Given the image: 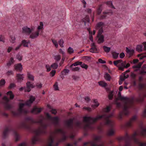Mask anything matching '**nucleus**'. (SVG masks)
Instances as JSON below:
<instances>
[{"instance_id": "49530a36", "label": "nucleus", "mask_w": 146, "mask_h": 146, "mask_svg": "<svg viewBox=\"0 0 146 146\" xmlns=\"http://www.w3.org/2000/svg\"><path fill=\"white\" fill-rule=\"evenodd\" d=\"M58 42L60 46L61 47H63L64 46L63 45V44L64 43L63 40L62 39H61L58 41Z\"/></svg>"}, {"instance_id": "a211bd4d", "label": "nucleus", "mask_w": 146, "mask_h": 146, "mask_svg": "<svg viewBox=\"0 0 146 146\" xmlns=\"http://www.w3.org/2000/svg\"><path fill=\"white\" fill-rule=\"evenodd\" d=\"M23 33L29 35L32 32V29L28 28L27 26L24 27L22 29Z\"/></svg>"}, {"instance_id": "a18cd8bd", "label": "nucleus", "mask_w": 146, "mask_h": 146, "mask_svg": "<svg viewBox=\"0 0 146 146\" xmlns=\"http://www.w3.org/2000/svg\"><path fill=\"white\" fill-rule=\"evenodd\" d=\"M122 61V60H115L114 61L113 64L115 66H117L119 63L121 62Z\"/></svg>"}, {"instance_id": "423d86ee", "label": "nucleus", "mask_w": 146, "mask_h": 146, "mask_svg": "<svg viewBox=\"0 0 146 146\" xmlns=\"http://www.w3.org/2000/svg\"><path fill=\"white\" fill-rule=\"evenodd\" d=\"M104 25V24L102 22L98 23L96 26V29L98 30L97 35V41L99 43H103L104 42V36L102 34L103 32V27Z\"/></svg>"}, {"instance_id": "5fc2aeb1", "label": "nucleus", "mask_w": 146, "mask_h": 146, "mask_svg": "<svg viewBox=\"0 0 146 146\" xmlns=\"http://www.w3.org/2000/svg\"><path fill=\"white\" fill-rule=\"evenodd\" d=\"M69 72V70L67 69H64L62 72V73L63 74H65L66 73H68Z\"/></svg>"}, {"instance_id": "0e129e2a", "label": "nucleus", "mask_w": 146, "mask_h": 146, "mask_svg": "<svg viewBox=\"0 0 146 146\" xmlns=\"http://www.w3.org/2000/svg\"><path fill=\"white\" fill-rule=\"evenodd\" d=\"M113 95L112 94V93L111 92V93H110L108 95L109 99L110 100H111L113 98Z\"/></svg>"}, {"instance_id": "20e7f679", "label": "nucleus", "mask_w": 146, "mask_h": 146, "mask_svg": "<svg viewBox=\"0 0 146 146\" xmlns=\"http://www.w3.org/2000/svg\"><path fill=\"white\" fill-rule=\"evenodd\" d=\"M112 116V114L108 115L107 114L105 113L102 115H99L97 117L98 120L104 118V120L105 121V124L108 126L110 128V129L108 131V135L110 136L113 135L114 133V130L113 129L114 123L113 121L109 119V118Z\"/></svg>"}, {"instance_id": "3c124183", "label": "nucleus", "mask_w": 146, "mask_h": 146, "mask_svg": "<svg viewBox=\"0 0 146 146\" xmlns=\"http://www.w3.org/2000/svg\"><path fill=\"white\" fill-rule=\"evenodd\" d=\"M110 107L109 106H108L104 109V111L106 112H108L110 111Z\"/></svg>"}, {"instance_id": "c756f323", "label": "nucleus", "mask_w": 146, "mask_h": 146, "mask_svg": "<svg viewBox=\"0 0 146 146\" xmlns=\"http://www.w3.org/2000/svg\"><path fill=\"white\" fill-rule=\"evenodd\" d=\"M93 102L94 103V104L92 105V108H95L99 106V104L98 102L97 99H94L93 100Z\"/></svg>"}, {"instance_id": "de8ad7c7", "label": "nucleus", "mask_w": 146, "mask_h": 146, "mask_svg": "<svg viewBox=\"0 0 146 146\" xmlns=\"http://www.w3.org/2000/svg\"><path fill=\"white\" fill-rule=\"evenodd\" d=\"M81 67L82 68L87 70L88 68V66L84 63H83L80 64Z\"/></svg>"}, {"instance_id": "473e14b6", "label": "nucleus", "mask_w": 146, "mask_h": 146, "mask_svg": "<svg viewBox=\"0 0 146 146\" xmlns=\"http://www.w3.org/2000/svg\"><path fill=\"white\" fill-rule=\"evenodd\" d=\"M27 76L28 78L30 80L33 81L34 80V76L30 73L28 72Z\"/></svg>"}, {"instance_id": "c9c22d12", "label": "nucleus", "mask_w": 146, "mask_h": 146, "mask_svg": "<svg viewBox=\"0 0 146 146\" xmlns=\"http://www.w3.org/2000/svg\"><path fill=\"white\" fill-rule=\"evenodd\" d=\"M106 3L109 7L111 8L115 9V7L113 5L111 1H107L106 2Z\"/></svg>"}, {"instance_id": "69168bd1", "label": "nucleus", "mask_w": 146, "mask_h": 146, "mask_svg": "<svg viewBox=\"0 0 146 146\" xmlns=\"http://www.w3.org/2000/svg\"><path fill=\"white\" fill-rule=\"evenodd\" d=\"M80 69V68L77 67L75 68H72V70L73 71H78Z\"/></svg>"}, {"instance_id": "13d9d810", "label": "nucleus", "mask_w": 146, "mask_h": 146, "mask_svg": "<svg viewBox=\"0 0 146 146\" xmlns=\"http://www.w3.org/2000/svg\"><path fill=\"white\" fill-rule=\"evenodd\" d=\"M59 52L60 54H62V57H64L65 55V52L62 50V49H60L59 50Z\"/></svg>"}, {"instance_id": "c85d7f7f", "label": "nucleus", "mask_w": 146, "mask_h": 146, "mask_svg": "<svg viewBox=\"0 0 146 146\" xmlns=\"http://www.w3.org/2000/svg\"><path fill=\"white\" fill-rule=\"evenodd\" d=\"M52 120L53 121L54 124L55 125H57L58 123L59 119L58 117H52Z\"/></svg>"}, {"instance_id": "4c0bfd02", "label": "nucleus", "mask_w": 146, "mask_h": 146, "mask_svg": "<svg viewBox=\"0 0 146 146\" xmlns=\"http://www.w3.org/2000/svg\"><path fill=\"white\" fill-rule=\"evenodd\" d=\"M7 94L10 96V98L11 99H13L14 97V96L12 92L11 91L8 92L7 93Z\"/></svg>"}, {"instance_id": "603ef678", "label": "nucleus", "mask_w": 146, "mask_h": 146, "mask_svg": "<svg viewBox=\"0 0 146 146\" xmlns=\"http://www.w3.org/2000/svg\"><path fill=\"white\" fill-rule=\"evenodd\" d=\"M54 90H58V84L57 82H56L55 84L54 85Z\"/></svg>"}, {"instance_id": "bf43d9fd", "label": "nucleus", "mask_w": 146, "mask_h": 146, "mask_svg": "<svg viewBox=\"0 0 146 146\" xmlns=\"http://www.w3.org/2000/svg\"><path fill=\"white\" fill-rule=\"evenodd\" d=\"M46 115L48 119L51 120L52 119V117L48 113H47Z\"/></svg>"}, {"instance_id": "58836bf2", "label": "nucleus", "mask_w": 146, "mask_h": 146, "mask_svg": "<svg viewBox=\"0 0 146 146\" xmlns=\"http://www.w3.org/2000/svg\"><path fill=\"white\" fill-rule=\"evenodd\" d=\"M102 5H100L99 6V7L97 10V13L98 15H100L102 11Z\"/></svg>"}, {"instance_id": "a19ab883", "label": "nucleus", "mask_w": 146, "mask_h": 146, "mask_svg": "<svg viewBox=\"0 0 146 146\" xmlns=\"http://www.w3.org/2000/svg\"><path fill=\"white\" fill-rule=\"evenodd\" d=\"M74 50L71 47H69L67 50V52L70 54L73 53Z\"/></svg>"}, {"instance_id": "ddd939ff", "label": "nucleus", "mask_w": 146, "mask_h": 146, "mask_svg": "<svg viewBox=\"0 0 146 146\" xmlns=\"http://www.w3.org/2000/svg\"><path fill=\"white\" fill-rule=\"evenodd\" d=\"M3 99L4 100L5 102L4 103V107L5 109L7 110H10L12 108V105L9 104V99L6 96H5L3 98Z\"/></svg>"}, {"instance_id": "f257e3e1", "label": "nucleus", "mask_w": 146, "mask_h": 146, "mask_svg": "<svg viewBox=\"0 0 146 146\" xmlns=\"http://www.w3.org/2000/svg\"><path fill=\"white\" fill-rule=\"evenodd\" d=\"M140 127L141 129V135L142 136L146 137V129L143 127L142 123L141 124ZM138 135V134L136 132H134L131 136H130L127 133H126L124 137H119L118 138V139L120 141H124L125 144V146L130 145L131 140H133L135 143L138 145L139 146H146V142H141L139 139L136 138V136Z\"/></svg>"}, {"instance_id": "9d476101", "label": "nucleus", "mask_w": 146, "mask_h": 146, "mask_svg": "<svg viewBox=\"0 0 146 146\" xmlns=\"http://www.w3.org/2000/svg\"><path fill=\"white\" fill-rule=\"evenodd\" d=\"M43 29V24L42 22H40V25L37 27V30L36 32L32 33L30 35V37L32 39H34L36 38L39 34L42 35Z\"/></svg>"}, {"instance_id": "7ed1b4c3", "label": "nucleus", "mask_w": 146, "mask_h": 146, "mask_svg": "<svg viewBox=\"0 0 146 146\" xmlns=\"http://www.w3.org/2000/svg\"><path fill=\"white\" fill-rule=\"evenodd\" d=\"M56 132L61 134L62 136V137L58 140L57 142H55L54 138L52 136H50L48 139L47 146H58L60 143L63 142L67 139L68 136L66 135V132L63 129H57L56 130Z\"/></svg>"}, {"instance_id": "f704fd0d", "label": "nucleus", "mask_w": 146, "mask_h": 146, "mask_svg": "<svg viewBox=\"0 0 146 146\" xmlns=\"http://www.w3.org/2000/svg\"><path fill=\"white\" fill-rule=\"evenodd\" d=\"M83 21L84 22V24L86 25V23H89L90 22V18L88 16H86L85 19H83Z\"/></svg>"}, {"instance_id": "e2e57ef3", "label": "nucleus", "mask_w": 146, "mask_h": 146, "mask_svg": "<svg viewBox=\"0 0 146 146\" xmlns=\"http://www.w3.org/2000/svg\"><path fill=\"white\" fill-rule=\"evenodd\" d=\"M98 62H99L102 64H105L106 63V62L105 61L103 60L100 58L98 59Z\"/></svg>"}, {"instance_id": "37998d69", "label": "nucleus", "mask_w": 146, "mask_h": 146, "mask_svg": "<svg viewBox=\"0 0 146 146\" xmlns=\"http://www.w3.org/2000/svg\"><path fill=\"white\" fill-rule=\"evenodd\" d=\"M112 56L113 58L115 59H116L118 56V55L119 54L117 53H116L115 52H114L112 53Z\"/></svg>"}, {"instance_id": "412c9836", "label": "nucleus", "mask_w": 146, "mask_h": 146, "mask_svg": "<svg viewBox=\"0 0 146 146\" xmlns=\"http://www.w3.org/2000/svg\"><path fill=\"white\" fill-rule=\"evenodd\" d=\"M27 89L25 90V91L27 92H29L31 91V88L34 87L33 84L30 82H27Z\"/></svg>"}, {"instance_id": "39448f33", "label": "nucleus", "mask_w": 146, "mask_h": 146, "mask_svg": "<svg viewBox=\"0 0 146 146\" xmlns=\"http://www.w3.org/2000/svg\"><path fill=\"white\" fill-rule=\"evenodd\" d=\"M119 96H118L119 99L123 101L125 103L123 111L120 113L118 116L119 118L120 119H122L123 114L125 115H128L129 114V112L128 109L132 106L133 104L132 103L128 105V103L130 100L129 98L126 97L121 96L119 92Z\"/></svg>"}, {"instance_id": "1a4fd4ad", "label": "nucleus", "mask_w": 146, "mask_h": 146, "mask_svg": "<svg viewBox=\"0 0 146 146\" xmlns=\"http://www.w3.org/2000/svg\"><path fill=\"white\" fill-rule=\"evenodd\" d=\"M88 144H90L91 146H105L104 144L101 140V137L100 136L96 137L94 141L84 143L83 146H86Z\"/></svg>"}, {"instance_id": "5701e85b", "label": "nucleus", "mask_w": 146, "mask_h": 146, "mask_svg": "<svg viewBox=\"0 0 146 146\" xmlns=\"http://www.w3.org/2000/svg\"><path fill=\"white\" fill-rule=\"evenodd\" d=\"M126 51L127 54H129V57L132 56L134 52L133 50L129 49L127 47L126 48Z\"/></svg>"}, {"instance_id": "72a5a7b5", "label": "nucleus", "mask_w": 146, "mask_h": 146, "mask_svg": "<svg viewBox=\"0 0 146 146\" xmlns=\"http://www.w3.org/2000/svg\"><path fill=\"white\" fill-rule=\"evenodd\" d=\"M103 48L105 52L106 53L109 52L111 49L110 47H108L106 46H103Z\"/></svg>"}, {"instance_id": "c03bdc74", "label": "nucleus", "mask_w": 146, "mask_h": 146, "mask_svg": "<svg viewBox=\"0 0 146 146\" xmlns=\"http://www.w3.org/2000/svg\"><path fill=\"white\" fill-rule=\"evenodd\" d=\"M61 58V56L60 55H57L54 56V59L56 61H59Z\"/></svg>"}, {"instance_id": "6ab92c4d", "label": "nucleus", "mask_w": 146, "mask_h": 146, "mask_svg": "<svg viewBox=\"0 0 146 146\" xmlns=\"http://www.w3.org/2000/svg\"><path fill=\"white\" fill-rule=\"evenodd\" d=\"M130 64L129 63H127L126 64L125 62H121V66L119 67V70L123 71L125 68H127L130 66Z\"/></svg>"}, {"instance_id": "2f4dec72", "label": "nucleus", "mask_w": 146, "mask_h": 146, "mask_svg": "<svg viewBox=\"0 0 146 146\" xmlns=\"http://www.w3.org/2000/svg\"><path fill=\"white\" fill-rule=\"evenodd\" d=\"M136 50L139 52H142L143 50V45H137L136 48Z\"/></svg>"}, {"instance_id": "338daca9", "label": "nucleus", "mask_w": 146, "mask_h": 146, "mask_svg": "<svg viewBox=\"0 0 146 146\" xmlns=\"http://www.w3.org/2000/svg\"><path fill=\"white\" fill-rule=\"evenodd\" d=\"M13 72L12 70H9L7 72L6 74L7 75H10L12 74H13Z\"/></svg>"}, {"instance_id": "052dcab7", "label": "nucleus", "mask_w": 146, "mask_h": 146, "mask_svg": "<svg viewBox=\"0 0 146 146\" xmlns=\"http://www.w3.org/2000/svg\"><path fill=\"white\" fill-rule=\"evenodd\" d=\"M5 83V81L4 80H1L0 81V85L1 86L4 85Z\"/></svg>"}, {"instance_id": "f3484780", "label": "nucleus", "mask_w": 146, "mask_h": 146, "mask_svg": "<svg viewBox=\"0 0 146 146\" xmlns=\"http://www.w3.org/2000/svg\"><path fill=\"white\" fill-rule=\"evenodd\" d=\"M145 97H146V94H144L142 96L139 94V97L136 98L135 100L137 102L142 103L144 100V98Z\"/></svg>"}, {"instance_id": "dca6fc26", "label": "nucleus", "mask_w": 146, "mask_h": 146, "mask_svg": "<svg viewBox=\"0 0 146 146\" xmlns=\"http://www.w3.org/2000/svg\"><path fill=\"white\" fill-rule=\"evenodd\" d=\"M24 109L22 108L19 107L18 109V112L13 111L12 113L13 115L15 116H20L23 113Z\"/></svg>"}, {"instance_id": "4d7b16f0", "label": "nucleus", "mask_w": 146, "mask_h": 146, "mask_svg": "<svg viewBox=\"0 0 146 146\" xmlns=\"http://www.w3.org/2000/svg\"><path fill=\"white\" fill-rule=\"evenodd\" d=\"M27 144L26 142H23L19 144L18 146H27Z\"/></svg>"}, {"instance_id": "8fccbe9b", "label": "nucleus", "mask_w": 146, "mask_h": 146, "mask_svg": "<svg viewBox=\"0 0 146 146\" xmlns=\"http://www.w3.org/2000/svg\"><path fill=\"white\" fill-rule=\"evenodd\" d=\"M82 64V62L78 61L74 63V66H76L78 65H80Z\"/></svg>"}, {"instance_id": "09e8293b", "label": "nucleus", "mask_w": 146, "mask_h": 146, "mask_svg": "<svg viewBox=\"0 0 146 146\" xmlns=\"http://www.w3.org/2000/svg\"><path fill=\"white\" fill-rule=\"evenodd\" d=\"M11 40L10 41L11 42L14 43L15 42V40L16 39L15 36H10Z\"/></svg>"}, {"instance_id": "e433bc0d", "label": "nucleus", "mask_w": 146, "mask_h": 146, "mask_svg": "<svg viewBox=\"0 0 146 146\" xmlns=\"http://www.w3.org/2000/svg\"><path fill=\"white\" fill-rule=\"evenodd\" d=\"M76 125L77 127L79 128H81L82 127V123L79 121H77L76 123Z\"/></svg>"}, {"instance_id": "f8f14e48", "label": "nucleus", "mask_w": 146, "mask_h": 146, "mask_svg": "<svg viewBox=\"0 0 146 146\" xmlns=\"http://www.w3.org/2000/svg\"><path fill=\"white\" fill-rule=\"evenodd\" d=\"M137 120V116L136 115L133 116L129 121L126 123V126L128 128L131 127H132L133 123L136 121Z\"/></svg>"}, {"instance_id": "393cba45", "label": "nucleus", "mask_w": 146, "mask_h": 146, "mask_svg": "<svg viewBox=\"0 0 146 146\" xmlns=\"http://www.w3.org/2000/svg\"><path fill=\"white\" fill-rule=\"evenodd\" d=\"M14 62L15 61L14 58L13 57H11L8 62L7 63V68H9L11 64L14 63Z\"/></svg>"}, {"instance_id": "b1692460", "label": "nucleus", "mask_w": 146, "mask_h": 146, "mask_svg": "<svg viewBox=\"0 0 146 146\" xmlns=\"http://www.w3.org/2000/svg\"><path fill=\"white\" fill-rule=\"evenodd\" d=\"M97 49L94 43L91 45V48L90 49V52L93 53H95L97 52Z\"/></svg>"}, {"instance_id": "2eb2a0df", "label": "nucleus", "mask_w": 146, "mask_h": 146, "mask_svg": "<svg viewBox=\"0 0 146 146\" xmlns=\"http://www.w3.org/2000/svg\"><path fill=\"white\" fill-rule=\"evenodd\" d=\"M113 12L111 10L109 11H106L103 12V15L100 17V19H103L106 18L107 15H111L112 14Z\"/></svg>"}, {"instance_id": "680f3d73", "label": "nucleus", "mask_w": 146, "mask_h": 146, "mask_svg": "<svg viewBox=\"0 0 146 146\" xmlns=\"http://www.w3.org/2000/svg\"><path fill=\"white\" fill-rule=\"evenodd\" d=\"M46 68L47 69V72H49L51 70L50 67L49 65L47 64L46 65Z\"/></svg>"}, {"instance_id": "cd10ccee", "label": "nucleus", "mask_w": 146, "mask_h": 146, "mask_svg": "<svg viewBox=\"0 0 146 146\" xmlns=\"http://www.w3.org/2000/svg\"><path fill=\"white\" fill-rule=\"evenodd\" d=\"M105 79L108 81H110L111 77L110 75L108 73L105 74L104 76Z\"/></svg>"}, {"instance_id": "4be33fe9", "label": "nucleus", "mask_w": 146, "mask_h": 146, "mask_svg": "<svg viewBox=\"0 0 146 146\" xmlns=\"http://www.w3.org/2000/svg\"><path fill=\"white\" fill-rule=\"evenodd\" d=\"M14 67V68L16 70L19 71H21L22 70V66L21 63H18L15 64Z\"/></svg>"}, {"instance_id": "a878e982", "label": "nucleus", "mask_w": 146, "mask_h": 146, "mask_svg": "<svg viewBox=\"0 0 146 146\" xmlns=\"http://www.w3.org/2000/svg\"><path fill=\"white\" fill-rule=\"evenodd\" d=\"M98 84L99 85L103 87H105L107 86V84L104 81H101L98 82Z\"/></svg>"}, {"instance_id": "bb28decb", "label": "nucleus", "mask_w": 146, "mask_h": 146, "mask_svg": "<svg viewBox=\"0 0 146 146\" xmlns=\"http://www.w3.org/2000/svg\"><path fill=\"white\" fill-rule=\"evenodd\" d=\"M23 76L24 75L23 74H17V76L18 82H21L23 80Z\"/></svg>"}, {"instance_id": "6e6552de", "label": "nucleus", "mask_w": 146, "mask_h": 146, "mask_svg": "<svg viewBox=\"0 0 146 146\" xmlns=\"http://www.w3.org/2000/svg\"><path fill=\"white\" fill-rule=\"evenodd\" d=\"M83 118V121L86 123L84 127L85 129H93V127L92 124L95 123L98 120L97 117L93 118L91 117L84 116Z\"/></svg>"}, {"instance_id": "f03ea898", "label": "nucleus", "mask_w": 146, "mask_h": 146, "mask_svg": "<svg viewBox=\"0 0 146 146\" xmlns=\"http://www.w3.org/2000/svg\"><path fill=\"white\" fill-rule=\"evenodd\" d=\"M27 119L28 120H31L33 123H40L41 125V127H39L38 129H35L34 131L35 135L31 139V143L33 145L35 144L37 142L41 141V139L40 137L41 135L46 134V129L48 125L47 124L43 123L42 120L39 121H36L30 117L27 118Z\"/></svg>"}, {"instance_id": "774afa93", "label": "nucleus", "mask_w": 146, "mask_h": 146, "mask_svg": "<svg viewBox=\"0 0 146 146\" xmlns=\"http://www.w3.org/2000/svg\"><path fill=\"white\" fill-rule=\"evenodd\" d=\"M36 86L37 88H40L42 87V84L41 83H37L36 84Z\"/></svg>"}, {"instance_id": "aec40b11", "label": "nucleus", "mask_w": 146, "mask_h": 146, "mask_svg": "<svg viewBox=\"0 0 146 146\" xmlns=\"http://www.w3.org/2000/svg\"><path fill=\"white\" fill-rule=\"evenodd\" d=\"M42 110V109L41 108H38L36 107H35L33 109L31 110V112L32 113L37 114L40 112Z\"/></svg>"}, {"instance_id": "0eeeda50", "label": "nucleus", "mask_w": 146, "mask_h": 146, "mask_svg": "<svg viewBox=\"0 0 146 146\" xmlns=\"http://www.w3.org/2000/svg\"><path fill=\"white\" fill-rule=\"evenodd\" d=\"M10 131H12L13 133L15 138V141L17 142L19 141L20 138V135L17 133L15 129L10 125L6 127L5 128L3 132V137L4 138L7 137Z\"/></svg>"}, {"instance_id": "6e6d98bb", "label": "nucleus", "mask_w": 146, "mask_h": 146, "mask_svg": "<svg viewBox=\"0 0 146 146\" xmlns=\"http://www.w3.org/2000/svg\"><path fill=\"white\" fill-rule=\"evenodd\" d=\"M141 66V64H139L137 65H135L133 66V68H139Z\"/></svg>"}, {"instance_id": "79ce46f5", "label": "nucleus", "mask_w": 146, "mask_h": 146, "mask_svg": "<svg viewBox=\"0 0 146 146\" xmlns=\"http://www.w3.org/2000/svg\"><path fill=\"white\" fill-rule=\"evenodd\" d=\"M52 42L53 43V44L54 45L55 47L57 48L58 46V42L55 39H52Z\"/></svg>"}, {"instance_id": "ea45409f", "label": "nucleus", "mask_w": 146, "mask_h": 146, "mask_svg": "<svg viewBox=\"0 0 146 146\" xmlns=\"http://www.w3.org/2000/svg\"><path fill=\"white\" fill-rule=\"evenodd\" d=\"M58 65L57 63L55 62L52 64L51 66V67L54 69H56L58 67Z\"/></svg>"}, {"instance_id": "9b49d317", "label": "nucleus", "mask_w": 146, "mask_h": 146, "mask_svg": "<svg viewBox=\"0 0 146 146\" xmlns=\"http://www.w3.org/2000/svg\"><path fill=\"white\" fill-rule=\"evenodd\" d=\"M35 100V98L33 96H30L29 99L25 103H20L19 106L20 108H23V107L25 105L30 106Z\"/></svg>"}, {"instance_id": "4468645a", "label": "nucleus", "mask_w": 146, "mask_h": 146, "mask_svg": "<svg viewBox=\"0 0 146 146\" xmlns=\"http://www.w3.org/2000/svg\"><path fill=\"white\" fill-rule=\"evenodd\" d=\"M74 120L73 118H71L66 121V126L69 129H72L73 128Z\"/></svg>"}, {"instance_id": "7c9ffc66", "label": "nucleus", "mask_w": 146, "mask_h": 146, "mask_svg": "<svg viewBox=\"0 0 146 146\" xmlns=\"http://www.w3.org/2000/svg\"><path fill=\"white\" fill-rule=\"evenodd\" d=\"M29 42V41L24 40L22 41L21 44H22V45H23L24 46L27 47L28 46V44Z\"/></svg>"}, {"instance_id": "864d4df0", "label": "nucleus", "mask_w": 146, "mask_h": 146, "mask_svg": "<svg viewBox=\"0 0 146 146\" xmlns=\"http://www.w3.org/2000/svg\"><path fill=\"white\" fill-rule=\"evenodd\" d=\"M22 55L19 54H17L16 56V58L19 61L22 60Z\"/></svg>"}]
</instances>
